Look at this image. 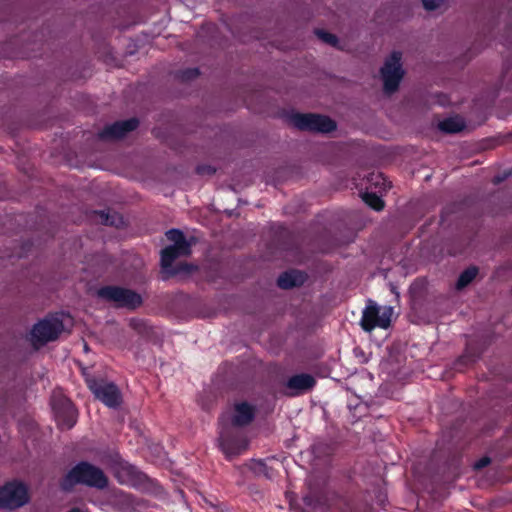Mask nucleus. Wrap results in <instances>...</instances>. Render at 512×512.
<instances>
[{
  "instance_id": "nucleus-12",
  "label": "nucleus",
  "mask_w": 512,
  "mask_h": 512,
  "mask_svg": "<svg viewBox=\"0 0 512 512\" xmlns=\"http://www.w3.org/2000/svg\"><path fill=\"white\" fill-rule=\"evenodd\" d=\"M256 413L257 408L255 405L247 401L235 402L229 426L236 428L247 427L255 420Z\"/></svg>"
},
{
  "instance_id": "nucleus-9",
  "label": "nucleus",
  "mask_w": 512,
  "mask_h": 512,
  "mask_svg": "<svg viewBox=\"0 0 512 512\" xmlns=\"http://www.w3.org/2000/svg\"><path fill=\"white\" fill-rule=\"evenodd\" d=\"M392 313V307H384L381 310L376 303L369 300L363 310L360 325L366 332H371L376 327L387 329L391 324Z\"/></svg>"
},
{
  "instance_id": "nucleus-19",
  "label": "nucleus",
  "mask_w": 512,
  "mask_h": 512,
  "mask_svg": "<svg viewBox=\"0 0 512 512\" xmlns=\"http://www.w3.org/2000/svg\"><path fill=\"white\" fill-rule=\"evenodd\" d=\"M166 237L169 241L173 242L172 246L183 248L184 250H191L190 243L186 240L184 233L179 229H170L166 232Z\"/></svg>"
},
{
  "instance_id": "nucleus-5",
  "label": "nucleus",
  "mask_w": 512,
  "mask_h": 512,
  "mask_svg": "<svg viewBox=\"0 0 512 512\" xmlns=\"http://www.w3.org/2000/svg\"><path fill=\"white\" fill-rule=\"evenodd\" d=\"M290 122L301 131L313 133H331L337 129V123L329 116L316 113L291 114Z\"/></svg>"
},
{
  "instance_id": "nucleus-7",
  "label": "nucleus",
  "mask_w": 512,
  "mask_h": 512,
  "mask_svg": "<svg viewBox=\"0 0 512 512\" xmlns=\"http://www.w3.org/2000/svg\"><path fill=\"white\" fill-rule=\"evenodd\" d=\"M85 383L96 399L109 408H117L122 403V395L118 386L104 378L86 376Z\"/></svg>"
},
{
  "instance_id": "nucleus-27",
  "label": "nucleus",
  "mask_w": 512,
  "mask_h": 512,
  "mask_svg": "<svg viewBox=\"0 0 512 512\" xmlns=\"http://www.w3.org/2000/svg\"><path fill=\"white\" fill-rule=\"evenodd\" d=\"M198 174L204 175H213L216 173V169L211 165H199L196 168Z\"/></svg>"
},
{
  "instance_id": "nucleus-2",
  "label": "nucleus",
  "mask_w": 512,
  "mask_h": 512,
  "mask_svg": "<svg viewBox=\"0 0 512 512\" xmlns=\"http://www.w3.org/2000/svg\"><path fill=\"white\" fill-rule=\"evenodd\" d=\"M65 331L70 333L64 323V313L48 314L42 320L34 323V351L49 342L58 340Z\"/></svg>"
},
{
  "instance_id": "nucleus-20",
  "label": "nucleus",
  "mask_w": 512,
  "mask_h": 512,
  "mask_svg": "<svg viewBox=\"0 0 512 512\" xmlns=\"http://www.w3.org/2000/svg\"><path fill=\"white\" fill-rule=\"evenodd\" d=\"M479 269L476 266H469L465 270H463L456 282V289L462 290L467 287L478 275Z\"/></svg>"
},
{
  "instance_id": "nucleus-26",
  "label": "nucleus",
  "mask_w": 512,
  "mask_h": 512,
  "mask_svg": "<svg viewBox=\"0 0 512 512\" xmlns=\"http://www.w3.org/2000/svg\"><path fill=\"white\" fill-rule=\"evenodd\" d=\"M443 1L444 0H422V4L426 10L432 11L440 7Z\"/></svg>"
},
{
  "instance_id": "nucleus-1",
  "label": "nucleus",
  "mask_w": 512,
  "mask_h": 512,
  "mask_svg": "<svg viewBox=\"0 0 512 512\" xmlns=\"http://www.w3.org/2000/svg\"><path fill=\"white\" fill-rule=\"evenodd\" d=\"M108 482V477L101 468L88 461H80L60 479L59 486L61 490L70 492L79 484L104 489L108 486Z\"/></svg>"
},
{
  "instance_id": "nucleus-15",
  "label": "nucleus",
  "mask_w": 512,
  "mask_h": 512,
  "mask_svg": "<svg viewBox=\"0 0 512 512\" xmlns=\"http://www.w3.org/2000/svg\"><path fill=\"white\" fill-rule=\"evenodd\" d=\"M305 281V276L298 270L283 272L277 279V286L281 289H291L301 286Z\"/></svg>"
},
{
  "instance_id": "nucleus-11",
  "label": "nucleus",
  "mask_w": 512,
  "mask_h": 512,
  "mask_svg": "<svg viewBox=\"0 0 512 512\" xmlns=\"http://www.w3.org/2000/svg\"><path fill=\"white\" fill-rule=\"evenodd\" d=\"M139 126V120L135 117L116 121L105 126L99 133L101 140H118L124 138L129 132L134 131Z\"/></svg>"
},
{
  "instance_id": "nucleus-6",
  "label": "nucleus",
  "mask_w": 512,
  "mask_h": 512,
  "mask_svg": "<svg viewBox=\"0 0 512 512\" xmlns=\"http://www.w3.org/2000/svg\"><path fill=\"white\" fill-rule=\"evenodd\" d=\"M219 447L227 459L244 453L249 446V440L246 434L239 428L229 425H222L219 437Z\"/></svg>"
},
{
  "instance_id": "nucleus-25",
  "label": "nucleus",
  "mask_w": 512,
  "mask_h": 512,
  "mask_svg": "<svg viewBox=\"0 0 512 512\" xmlns=\"http://www.w3.org/2000/svg\"><path fill=\"white\" fill-rule=\"evenodd\" d=\"M315 34L319 39L331 46H336L338 44V38L333 33L327 32L323 29H316Z\"/></svg>"
},
{
  "instance_id": "nucleus-8",
  "label": "nucleus",
  "mask_w": 512,
  "mask_h": 512,
  "mask_svg": "<svg viewBox=\"0 0 512 512\" xmlns=\"http://www.w3.org/2000/svg\"><path fill=\"white\" fill-rule=\"evenodd\" d=\"M401 59L402 53L393 51L380 70L383 79V90L386 94H393L399 88L404 75Z\"/></svg>"
},
{
  "instance_id": "nucleus-18",
  "label": "nucleus",
  "mask_w": 512,
  "mask_h": 512,
  "mask_svg": "<svg viewBox=\"0 0 512 512\" xmlns=\"http://www.w3.org/2000/svg\"><path fill=\"white\" fill-rule=\"evenodd\" d=\"M94 216L96 220L106 226H115L118 227L122 222L121 216L116 213H110L109 211H94Z\"/></svg>"
},
{
  "instance_id": "nucleus-17",
  "label": "nucleus",
  "mask_w": 512,
  "mask_h": 512,
  "mask_svg": "<svg viewBox=\"0 0 512 512\" xmlns=\"http://www.w3.org/2000/svg\"><path fill=\"white\" fill-rule=\"evenodd\" d=\"M325 500L326 498L323 491L314 489L311 486H309L308 493L303 496L304 504L313 509L322 506L325 503Z\"/></svg>"
},
{
  "instance_id": "nucleus-21",
  "label": "nucleus",
  "mask_w": 512,
  "mask_h": 512,
  "mask_svg": "<svg viewBox=\"0 0 512 512\" xmlns=\"http://www.w3.org/2000/svg\"><path fill=\"white\" fill-rule=\"evenodd\" d=\"M464 128V122L457 117H449L439 123V129L445 133H458Z\"/></svg>"
},
{
  "instance_id": "nucleus-14",
  "label": "nucleus",
  "mask_w": 512,
  "mask_h": 512,
  "mask_svg": "<svg viewBox=\"0 0 512 512\" xmlns=\"http://www.w3.org/2000/svg\"><path fill=\"white\" fill-rule=\"evenodd\" d=\"M315 385L316 380L312 375L308 373H300L291 376L287 380L285 387L286 389L289 390V392H287V395L298 396L300 394L310 391L311 389L314 388Z\"/></svg>"
},
{
  "instance_id": "nucleus-22",
  "label": "nucleus",
  "mask_w": 512,
  "mask_h": 512,
  "mask_svg": "<svg viewBox=\"0 0 512 512\" xmlns=\"http://www.w3.org/2000/svg\"><path fill=\"white\" fill-rule=\"evenodd\" d=\"M362 200L375 211H381L384 209V201L374 192H364L362 194Z\"/></svg>"
},
{
  "instance_id": "nucleus-3",
  "label": "nucleus",
  "mask_w": 512,
  "mask_h": 512,
  "mask_svg": "<svg viewBox=\"0 0 512 512\" xmlns=\"http://www.w3.org/2000/svg\"><path fill=\"white\" fill-rule=\"evenodd\" d=\"M50 405L60 430H70L75 426L78 419V410L62 390H53L50 397Z\"/></svg>"
},
{
  "instance_id": "nucleus-29",
  "label": "nucleus",
  "mask_w": 512,
  "mask_h": 512,
  "mask_svg": "<svg viewBox=\"0 0 512 512\" xmlns=\"http://www.w3.org/2000/svg\"><path fill=\"white\" fill-rule=\"evenodd\" d=\"M502 181H503V178H502V177H500V176H495V177L493 178V183H494V184H499V183H501Z\"/></svg>"
},
{
  "instance_id": "nucleus-24",
  "label": "nucleus",
  "mask_w": 512,
  "mask_h": 512,
  "mask_svg": "<svg viewBox=\"0 0 512 512\" xmlns=\"http://www.w3.org/2000/svg\"><path fill=\"white\" fill-rule=\"evenodd\" d=\"M200 75V71L198 68H186L178 71L177 78L182 82H188L196 79Z\"/></svg>"
},
{
  "instance_id": "nucleus-23",
  "label": "nucleus",
  "mask_w": 512,
  "mask_h": 512,
  "mask_svg": "<svg viewBox=\"0 0 512 512\" xmlns=\"http://www.w3.org/2000/svg\"><path fill=\"white\" fill-rule=\"evenodd\" d=\"M121 470L133 481L140 482L146 477L137 467L128 463L122 465Z\"/></svg>"
},
{
  "instance_id": "nucleus-32",
  "label": "nucleus",
  "mask_w": 512,
  "mask_h": 512,
  "mask_svg": "<svg viewBox=\"0 0 512 512\" xmlns=\"http://www.w3.org/2000/svg\"><path fill=\"white\" fill-rule=\"evenodd\" d=\"M382 180H383V181H385L383 178H382ZM382 185L385 187V186H386V185H385V182H382Z\"/></svg>"
},
{
  "instance_id": "nucleus-13",
  "label": "nucleus",
  "mask_w": 512,
  "mask_h": 512,
  "mask_svg": "<svg viewBox=\"0 0 512 512\" xmlns=\"http://www.w3.org/2000/svg\"><path fill=\"white\" fill-rule=\"evenodd\" d=\"M482 352L483 350L477 342L468 340L463 354L454 361L452 368L456 372H463L481 357Z\"/></svg>"
},
{
  "instance_id": "nucleus-30",
  "label": "nucleus",
  "mask_w": 512,
  "mask_h": 512,
  "mask_svg": "<svg viewBox=\"0 0 512 512\" xmlns=\"http://www.w3.org/2000/svg\"><path fill=\"white\" fill-rule=\"evenodd\" d=\"M255 464H256V465H258V466H260V467H261V468H263V469H264V468H266V465L263 463V461H262V460L255 461Z\"/></svg>"
},
{
  "instance_id": "nucleus-16",
  "label": "nucleus",
  "mask_w": 512,
  "mask_h": 512,
  "mask_svg": "<svg viewBox=\"0 0 512 512\" xmlns=\"http://www.w3.org/2000/svg\"><path fill=\"white\" fill-rule=\"evenodd\" d=\"M190 253L191 250H184L183 248H177L169 245L161 250V266L164 269L168 268L178 257L188 256Z\"/></svg>"
},
{
  "instance_id": "nucleus-31",
  "label": "nucleus",
  "mask_w": 512,
  "mask_h": 512,
  "mask_svg": "<svg viewBox=\"0 0 512 512\" xmlns=\"http://www.w3.org/2000/svg\"><path fill=\"white\" fill-rule=\"evenodd\" d=\"M67 512H80V509H79V508L74 507V508H71V509H70L69 511H67Z\"/></svg>"
},
{
  "instance_id": "nucleus-4",
  "label": "nucleus",
  "mask_w": 512,
  "mask_h": 512,
  "mask_svg": "<svg viewBox=\"0 0 512 512\" xmlns=\"http://www.w3.org/2000/svg\"><path fill=\"white\" fill-rule=\"evenodd\" d=\"M97 296L107 302L114 303L118 308L135 310L143 303L142 296L129 288L105 285L97 290Z\"/></svg>"
},
{
  "instance_id": "nucleus-10",
  "label": "nucleus",
  "mask_w": 512,
  "mask_h": 512,
  "mask_svg": "<svg viewBox=\"0 0 512 512\" xmlns=\"http://www.w3.org/2000/svg\"><path fill=\"white\" fill-rule=\"evenodd\" d=\"M29 500L28 488L20 481L6 483L0 488V509H16Z\"/></svg>"
},
{
  "instance_id": "nucleus-28",
  "label": "nucleus",
  "mask_w": 512,
  "mask_h": 512,
  "mask_svg": "<svg viewBox=\"0 0 512 512\" xmlns=\"http://www.w3.org/2000/svg\"><path fill=\"white\" fill-rule=\"evenodd\" d=\"M491 462V459L487 456L480 458L478 461L474 464L475 470L483 469L484 467L488 466Z\"/></svg>"
}]
</instances>
